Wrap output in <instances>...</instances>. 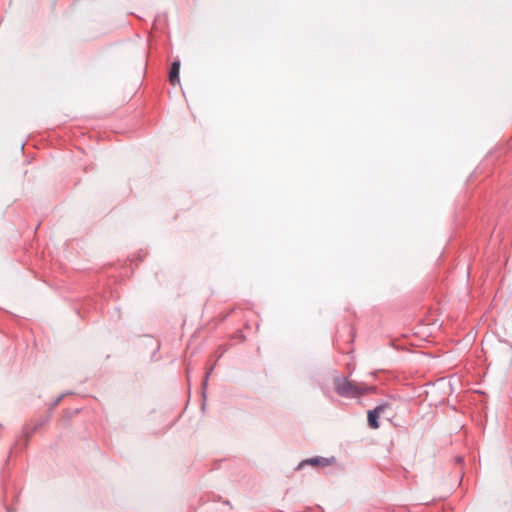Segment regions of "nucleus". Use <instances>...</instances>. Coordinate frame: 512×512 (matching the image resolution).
I'll use <instances>...</instances> for the list:
<instances>
[{"label": "nucleus", "mask_w": 512, "mask_h": 512, "mask_svg": "<svg viewBox=\"0 0 512 512\" xmlns=\"http://www.w3.org/2000/svg\"><path fill=\"white\" fill-rule=\"evenodd\" d=\"M179 71H180V62L174 61L171 65L170 71H169V81L172 85H176V84L180 83Z\"/></svg>", "instance_id": "nucleus-3"}, {"label": "nucleus", "mask_w": 512, "mask_h": 512, "mask_svg": "<svg viewBox=\"0 0 512 512\" xmlns=\"http://www.w3.org/2000/svg\"><path fill=\"white\" fill-rule=\"evenodd\" d=\"M389 407V404L382 403L376 406L373 410L368 411V425L372 429L379 428V416Z\"/></svg>", "instance_id": "nucleus-2"}, {"label": "nucleus", "mask_w": 512, "mask_h": 512, "mask_svg": "<svg viewBox=\"0 0 512 512\" xmlns=\"http://www.w3.org/2000/svg\"><path fill=\"white\" fill-rule=\"evenodd\" d=\"M334 389L341 397L355 398L375 391L376 388L374 386H367L364 383L350 381L346 377H336L334 379Z\"/></svg>", "instance_id": "nucleus-1"}, {"label": "nucleus", "mask_w": 512, "mask_h": 512, "mask_svg": "<svg viewBox=\"0 0 512 512\" xmlns=\"http://www.w3.org/2000/svg\"><path fill=\"white\" fill-rule=\"evenodd\" d=\"M208 375H209V373H206V375H205V382H204V384H206V380H207V378H208Z\"/></svg>", "instance_id": "nucleus-5"}, {"label": "nucleus", "mask_w": 512, "mask_h": 512, "mask_svg": "<svg viewBox=\"0 0 512 512\" xmlns=\"http://www.w3.org/2000/svg\"><path fill=\"white\" fill-rule=\"evenodd\" d=\"M331 462L330 459L328 458H325V457H314V458H310V459H307L305 461H303L301 463V465L303 464H310V465H321V466H327L329 465Z\"/></svg>", "instance_id": "nucleus-4"}]
</instances>
